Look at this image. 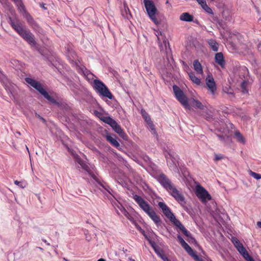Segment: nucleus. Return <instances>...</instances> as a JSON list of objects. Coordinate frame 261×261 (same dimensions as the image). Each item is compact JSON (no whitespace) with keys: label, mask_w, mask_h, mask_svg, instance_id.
<instances>
[{"label":"nucleus","mask_w":261,"mask_h":261,"mask_svg":"<svg viewBox=\"0 0 261 261\" xmlns=\"http://www.w3.org/2000/svg\"><path fill=\"white\" fill-rule=\"evenodd\" d=\"M224 158V156L223 154H217L215 155L214 161H218Z\"/></svg>","instance_id":"obj_39"},{"label":"nucleus","mask_w":261,"mask_h":261,"mask_svg":"<svg viewBox=\"0 0 261 261\" xmlns=\"http://www.w3.org/2000/svg\"><path fill=\"white\" fill-rule=\"evenodd\" d=\"M93 88L96 92L105 97L112 99L113 96L105 84L99 80H94L93 82Z\"/></svg>","instance_id":"obj_5"},{"label":"nucleus","mask_w":261,"mask_h":261,"mask_svg":"<svg viewBox=\"0 0 261 261\" xmlns=\"http://www.w3.org/2000/svg\"><path fill=\"white\" fill-rule=\"evenodd\" d=\"M195 194L203 203H206L212 199V196L208 192L200 185L196 186Z\"/></svg>","instance_id":"obj_9"},{"label":"nucleus","mask_w":261,"mask_h":261,"mask_svg":"<svg viewBox=\"0 0 261 261\" xmlns=\"http://www.w3.org/2000/svg\"><path fill=\"white\" fill-rule=\"evenodd\" d=\"M177 239L179 243L180 244L181 246L184 245V244L186 243V242L184 241L182 238L179 235L177 236Z\"/></svg>","instance_id":"obj_42"},{"label":"nucleus","mask_w":261,"mask_h":261,"mask_svg":"<svg viewBox=\"0 0 261 261\" xmlns=\"http://www.w3.org/2000/svg\"><path fill=\"white\" fill-rule=\"evenodd\" d=\"M29 44L35 46L37 44L34 35L28 30L26 29L20 35Z\"/></svg>","instance_id":"obj_11"},{"label":"nucleus","mask_w":261,"mask_h":261,"mask_svg":"<svg viewBox=\"0 0 261 261\" xmlns=\"http://www.w3.org/2000/svg\"><path fill=\"white\" fill-rule=\"evenodd\" d=\"M192 105L194 107L198 108L200 110L204 109V106L202 104V103L196 99H193L192 101Z\"/></svg>","instance_id":"obj_30"},{"label":"nucleus","mask_w":261,"mask_h":261,"mask_svg":"<svg viewBox=\"0 0 261 261\" xmlns=\"http://www.w3.org/2000/svg\"><path fill=\"white\" fill-rule=\"evenodd\" d=\"M257 225L258 227L261 228V221L257 222Z\"/></svg>","instance_id":"obj_47"},{"label":"nucleus","mask_w":261,"mask_h":261,"mask_svg":"<svg viewBox=\"0 0 261 261\" xmlns=\"http://www.w3.org/2000/svg\"><path fill=\"white\" fill-rule=\"evenodd\" d=\"M193 16L188 12L182 13L179 17L180 20L187 22H191L193 20Z\"/></svg>","instance_id":"obj_16"},{"label":"nucleus","mask_w":261,"mask_h":261,"mask_svg":"<svg viewBox=\"0 0 261 261\" xmlns=\"http://www.w3.org/2000/svg\"><path fill=\"white\" fill-rule=\"evenodd\" d=\"M161 258L164 260V261H170L168 257L166 256V255L164 254L163 256L161 257Z\"/></svg>","instance_id":"obj_46"},{"label":"nucleus","mask_w":261,"mask_h":261,"mask_svg":"<svg viewBox=\"0 0 261 261\" xmlns=\"http://www.w3.org/2000/svg\"><path fill=\"white\" fill-rule=\"evenodd\" d=\"M114 131L117 133L119 135L124 139V136L126 137L123 130L121 128V126L116 122V121L111 126Z\"/></svg>","instance_id":"obj_15"},{"label":"nucleus","mask_w":261,"mask_h":261,"mask_svg":"<svg viewBox=\"0 0 261 261\" xmlns=\"http://www.w3.org/2000/svg\"><path fill=\"white\" fill-rule=\"evenodd\" d=\"M97 261H105V260L103 258H100Z\"/></svg>","instance_id":"obj_51"},{"label":"nucleus","mask_w":261,"mask_h":261,"mask_svg":"<svg viewBox=\"0 0 261 261\" xmlns=\"http://www.w3.org/2000/svg\"><path fill=\"white\" fill-rule=\"evenodd\" d=\"M129 260L130 261H135L134 259H133V258H129Z\"/></svg>","instance_id":"obj_53"},{"label":"nucleus","mask_w":261,"mask_h":261,"mask_svg":"<svg viewBox=\"0 0 261 261\" xmlns=\"http://www.w3.org/2000/svg\"><path fill=\"white\" fill-rule=\"evenodd\" d=\"M197 3L201 6V7L204 10V11L210 14H213L212 9L207 6L206 2L204 0H200Z\"/></svg>","instance_id":"obj_18"},{"label":"nucleus","mask_w":261,"mask_h":261,"mask_svg":"<svg viewBox=\"0 0 261 261\" xmlns=\"http://www.w3.org/2000/svg\"><path fill=\"white\" fill-rule=\"evenodd\" d=\"M92 177L93 178L103 189H105L107 191H108L109 193H110V190L111 188L104 181H100L98 178L94 175H92Z\"/></svg>","instance_id":"obj_19"},{"label":"nucleus","mask_w":261,"mask_h":261,"mask_svg":"<svg viewBox=\"0 0 261 261\" xmlns=\"http://www.w3.org/2000/svg\"><path fill=\"white\" fill-rule=\"evenodd\" d=\"M190 79L192 82L197 85H200L201 84V80L199 78L195 76V74L193 72H190L188 73Z\"/></svg>","instance_id":"obj_21"},{"label":"nucleus","mask_w":261,"mask_h":261,"mask_svg":"<svg viewBox=\"0 0 261 261\" xmlns=\"http://www.w3.org/2000/svg\"><path fill=\"white\" fill-rule=\"evenodd\" d=\"M169 2H168V1L167 0V2H166V4H168Z\"/></svg>","instance_id":"obj_54"},{"label":"nucleus","mask_w":261,"mask_h":261,"mask_svg":"<svg viewBox=\"0 0 261 261\" xmlns=\"http://www.w3.org/2000/svg\"><path fill=\"white\" fill-rule=\"evenodd\" d=\"M171 162H170V160L168 157H167V162L168 166L170 167V168H172L174 169V168H176L177 167L176 165V159L174 158V160H171Z\"/></svg>","instance_id":"obj_33"},{"label":"nucleus","mask_w":261,"mask_h":261,"mask_svg":"<svg viewBox=\"0 0 261 261\" xmlns=\"http://www.w3.org/2000/svg\"><path fill=\"white\" fill-rule=\"evenodd\" d=\"M215 60L221 68H224L226 65V62L224 59L223 54L221 52L217 53L215 56Z\"/></svg>","instance_id":"obj_13"},{"label":"nucleus","mask_w":261,"mask_h":261,"mask_svg":"<svg viewBox=\"0 0 261 261\" xmlns=\"http://www.w3.org/2000/svg\"><path fill=\"white\" fill-rule=\"evenodd\" d=\"M205 83L207 89L212 95H215L217 91V87L214 79L212 75H208L205 79Z\"/></svg>","instance_id":"obj_10"},{"label":"nucleus","mask_w":261,"mask_h":261,"mask_svg":"<svg viewBox=\"0 0 261 261\" xmlns=\"http://www.w3.org/2000/svg\"><path fill=\"white\" fill-rule=\"evenodd\" d=\"M124 10L126 13V15H127V13H128L130 15V10H129L128 7L125 5V4H124Z\"/></svg>","instance_id":"obj_43"},{"label":"nucleus","mask_w":261,"mask_h":261,"mask_svg":"<svg viewBox=\"0 0 261 261\" xmlns=\"http://www.w3.org/2000/svg\"><path fill=\"white\" fill-rule=\"evenodd\" d=\"M42 241L46 244L47 245L50 246V243H48L46 240L42 239Z\"/></svg>","instance_id":"obj_48"},{"label":"nucleus","mask_w":261,"mask_h":261,"mask_svg":"<svg viewBox=\"0 0 261 261\" xmlns=\"http://www.w3.org/2000/svg\"><path fill=\"white\" fill-rule=\"evenodd\" d=\"M14 182L16 185L18 186L21 188H24L26 186V184L22 181L14 180Z\"/></svg>","instance_id":"obj_38"},{"label":"nucleus","mask_w":261,"mask_h":261,"mask_svg":"<svg viewBox=\"0 0 261 261\" xmlns=\"http://www.w3.org/2000/svg\"><path fill=\"white\" fill-rule=\"evenodd\" d=\"M152 247L153 248L154 251L155 252V253L157 254V255L159 257H161L162 256H163L164 254V251H163V250L162 249H161L160 247H159L158 246L152 245Z\"/></svg>","instance_id":"obj_34"},{"label":"nucleus","mask_w":261,"mask_h":261,"mask_svg":"<svg viewBox=\"0 0 261 261\" xmlns=\"http://www.w3.org/2000/svg\"><path fill=\"white\" fill-rule=\"evenodd\" d=\"M223 91L227 93V94H233V92H232V89L230 88V87H225V88H224L223 89Z\"/></svg>","instance_id":"obj_40"},{"label":"nucleus","mask_w":261,"mask_h":261,"mask_svg":"<svg viewBox=\"0 0 261 261\" xmlns=\"http://www.w3.org/2000/svg\"><path fill=\"white\" fill-rule=\"evenodd\" d=\"M143 3L149 18L155 24H159L160 23V21L155 16L158 10L154 4V2L151 0H143Z\"/></svg>","instance_id":"obj_6"},{"label":"nucleus","mask_w":261,"mask_h":261,"mask_svg":"<svg viewBox=\"0 0 261 261\" xmlns=\"http://www.w3.org/2000/svg\"><path fill=\"white\" fill-rule=\"evenodd\" d=\"M106 138L107 141L115 147L118 148L120 146L119 142L112 136L110 135H107L106 136Z\"/></svg>","instance_id":"obj_22"},{"label":"nucleus","mask_w":261,"mask_h":261,"mask_svg":"<svg viewBox=\"0 0 261 261\" xmlns=\"http://www.w3.org/2000/svg\"><path fill=\"white\" fill-rule=\"evenodd\" d=\"M133 198L141 209L149 216L156 225H159L161 223V219L149 203L142 197L138 195H135Z\"/></svg>","instance_id":"obj_2"},{"label":"nucleus","mask_w":261,"mask_h":261,"mask_svg":"<svg viewBox=\"0 0 261 261\" xmlns=\"http://www.w3.org/2000/svg\"><path fill=\"white\" fill-rule=\"evenodd\" d=\"M133 198L141 209L149 216L156 225H159L161 223V219L149 203L142 197L138 195H135Z\"/></svg>","instance_id":"obj_3"},{"label":"nucleus","mask_w":261,"mask_h":261,"mask_svg":"<svg viewBox=\"0 0 261 261\" xmlns=\"http://www.w3.org/2000/svg\"><path fill=\"white\" fill-rule=\"evenodd\" d=\"M231 242L237 248V250L247 261H254L252 257L249 254L243 244L237 238L235 237L232 238Z\"/></svg>","instance_id":"obj_7"},{"label":"nucleus","mask_w":261,"mask_h":261,"mask_svg":"<svg viewBox=\"0 0 261 261\" xmlns=\"http://www.w3.org/2000/svg\"><path fill=\"white\" fill-rule=\"evenodd\" d=\"M100 119L102 120L104 122L109 124L111 126H112L113 124L116 122L115 120L108 116L103 117L102 118H101Z\"/></svg>","instance_id":"obj_27"},{"label":"nucleus","mask_w":261,"mask_h":261,"mask_svg":"<svg viewBox=\"0 0 261 261\" xmlns=\"http://www.w3.org/2000/svg\"><path fill=\"white\" fill-rule=\"evenodd\" d=\"M100 119L102 120L104 122L109 124L111 126H112L113 124L116 122L115 120L108 116L103 117L102 118H101Z\"/></svg>","instance_id":"obj_28"},{"label":"nucleus","mask_w":261,"mask_h":261,"mask_svg":"<svg viewBox=\"0 0 261 261\" xmlns=\"http://www.w3.org/2000/svg\"><path fill=\"white\" fill-rule=\"evenodd\" d=\"M158 205L167 218L173 214L169 207L165 203L163 202H159Z\"/></svg>","instance_id":"obj_14"},{"label":"nucleus","mask_w":261,"mask_h":261,"mask_svg":"<svg viewBox=\"0 0 261 261\" xmlns=\"http://www.w3.org/2000/svg\"><path fill=\"white\" fill-rule=\"evenodd\" d=\"M169 155L170 156V157H172L173 158V159H174V158H175L176 159V158H177V156H175V157H173L172 156V155L171 154H169Z\"/></svg>","instance_id":"obj_50"},{"label":"nucleus","mask_w":261,"mask_h":261,"mask_svg":"<svg viewBox=\"0 0 261 261\" xmlns=\"http://www.w3.org/2000/svg\"><path fill=\"white\" fill-rule=\"evenodd\" d=\"M200 0H196L197 2H199Z\"/></svg>","instance_id":"obj_57"},{"label":"nucleus","mask_w":261,"mask_h":261,"mask_svg":"<svg viewBox=\"0 0 261 261\" xmlns=\"http://www.w3.org/2000/svg\"><path fill=\"white\" fill-rule=\"evenodd\" d=\"M181 246L191 256H192L196 253L187 243Z\"/></svg>","instance_id":"obj_26"},{"label":"nucleus","mask_w":261,"mask_h":261,"mask_svg":"<svg viewBox=\"0 0 261 261\" xmlns=\"http://www.w3.org/2000/svg\"><path fill=\"white\" fill-rule=\"evenodd\" d=\"M18 7L19 11L23 12L25 11L24 5L21 0H12Z\"/></svg>","instance_id":"obj_23"},{"label":"nucleus","mask_w":261,"mask_h":261,"mask_svg":"<svg viewBox=\"0 0 261 261\" xmlns=\"http://www.w3.org/2000/svg\"><path fill=\"white\" fill-rule=\"evenodd\" d=\"M173 90L176 99L187 109H190L188 98L183 91L176 85L173 86Z\"/></svg>","instance_id":"obj_8"},{"label":"nucleus","mask_w":261,"mask_h":261,"mask_svg":"<svg viewBox=\"0 0 261 261\" xmlns=\"http://www.w3.org/2000/svg\"><path fill=\"white\" fill-rule=\"evenodd\" d=\"M39 117L40 119H41L43 122H45V120L43 117H41V116H39Z\"/></svg>","instance_id":"obj_49"},{"label":"nucleus","mask_w":261,"mask_h":261,"mask_svg":"<svg viewBox=\"0 0 261 261\" xmlns=\"http://www.w3.org/2000/svg\"><path fill=\"white\" fill-rule=\"evenodd\" d=\"M168 219L176 227L178 226L181 223V222L175 218L173 214L172 215L170 216Z\"/></svg>","instance_id":"obj_32"},{"label":"nucleus","mask_w":261,"mask_h":261,"mask_svg":"<svg viewBox=\"0 0 261 261\" xmlns=\"http://www.w3.org/2000/svg\"><path fill=\"white\" fill-rule=\"evenodd\" d=\"M141 114L143 118L145 119V121L149 124H150V127L151 128V129H154V126L151 121L150 117L148 116V114L144 110H141Z\"/></svg>","instance_id":"obj_24"},{"label":"nucleus","mask_w":261,"mask_h":261,"mask_svg":"<svg viewBox=\"0 0 261 261\" xmlns=\"http://www.w3.org/2000/svg\"><path fill=\"white\" fill-rule=\"evenodd\" d=\"M182 232L188 238L189 242H196L195 239L192 236L191 233L186 228L182 230Z\"/></svg>","instance_id":"obj_25"},{"label":"nucleus","mask_w":261,"mask_h":261,"mask_svg":"<svg viewBox=\"0 0 261 261\" xmlns=\"http://www.w3.org/2000/svg\"><path fill=\"white\" fill-rule=\"evenodd\" d=\"M16 133L17 134H18V135H19V136H20V135H21V133H20V132L17 131V132H16Z\"/></svg>","instance_id":"obj_52"},{"label":"nucleus","mask_w":261,"mask_h":261,"mask_svg":"<svg viewBox=\"0 0 261 261\" xmlns=\"http://www.w3.org/2000/svg\"><path fill=\"white\" fill-rule=\"evenodd\" d=\"M158 40L159 41V40H160V38H159V37L158 36Z\"/></svg>","instance_id":"obj_55"},{"label":"nucleus","mask_w":261,"mask_h":261,"mask_svg":"<svg viewBox=\"0 0 261 261\" xmlns=\"http://www.w3.org/2000/svg\"><path fill=\"white\" fill-rule=\"evenodd\" d=\"M248 83L246 81H243L241 85V87L242 89V92L244 93H246L248 92V91L247 90V86Z\"/></svg>","instance_id":"obj_35"},{"label":"nucleus","mask_w":261,"mask_h":261,"mask_svg":"<svg viewBox=\"0 0 261 261\" xmlns=\"http://www.w3.org/2000/svg\"><path fill=\"white\" fill-rule=\"evenodd\" d=\"M177 227L182 232L183 230H184L186 228L184 226L181 224V223Z\"/></svg>","instance_id":"obj_45"},{"label":"nucleus","mask_w":261,"mask_h":261,"mask_svg":"<svg viewBox=\"0 0 261 261\" xmlns=\"http://www.w3.org/2000/svg\"><path fill=\"white\" fill-rule=\"evenodd\" d=\"M250 174L251 176L256 179H261V174H258L251 171H250Z\"/></svg>","instance_id":"obj_36"},{"label":"nucleus","mask_w":261,"mask_h":261,"mask_svg":"<svg viewBox=\"0 0 261 261\" xmlns=\"http://www.w3.org/2000/svg\"><path fill=\"white\" fill-rule=\"evenodd\" d=\"M160 184L174 197L186 210L188 209L184 196L174 187L171 181L164 174L161 173L156 177Z\"/></svg>","instance_id":"obj_1"},{"label":"nucleus","mask_w":261,"mask_h":261,"mask_svg":"<svg viewBox=\"0 0 261 261\" xmlns=\"http://www.w3.org/2000/svg\"><path fill=\"white\" fill-rule=\"evenodd\" d=\"M193 67L197 74H203V71L202 67L198 60H196L193 62Z\"/></svg>","instance_id":"obj_17"},{"label":"nucleus","mask_w":261,"mask_h":261,"mask_svg":"<svg viewBox=\"0 0 261 261\" xmlns=\"http://www.w3.org/2000/svg\"><path fill=\"white\" fill-rule=\"evenodd\" d=\"M77 162L79 163V164H80V165L84 170H85L88 173L90 172V169L89 167L86 163H85L80 158L77 159Z\"/></svg>","instance_id":"obj_31"},{"label":"nucleus","mask_w":261,"mask_h":261,"mask_svg":"<svg viewBox=\"0 0 261 261\" xmlns=\"http://www.w3.org/2000/svg\"><path fill=\"white\" fill-rule=\"evenodd\" d=\"M25 81L28 84L32 86L34 88L36 89L50 102L55 105H59V103L57 101V100L50 95H49L45 89H44L42 85L39 82H37V81L30 77H25Z\"/></svg>","instance_id":"obj_4"},{"label":"nucleus","mask_w":261,"mask_h":261,"mask_svg":"<svg viewBox=\"0 0 261 261\" xmlns=\"http://www.w3.org/2000/svg\"><path fill=\"white\" fill-rule=\"evenodd\" d=\"M177 227L182 232L183 230H184L186 228L184 226L181 224V223Z\"/></svg>","instance_id":"obj_44"},{"label":"nucleus","mask_w":261,"mask_h":261,"mask_svg":"<svg viewBox=\"0 0 261 261\" xmlns=\"http://www.w3.org/2000/svg\"><path fill=\"white\" fill-rule=\"evenodd\" d=\"M39 249H40V250H42V248H39Z\"/></svg>","instance_id":"obj_56"},{"label":"nucleus","mask_w":261,"mask_h":261,"mask_svg":"<svg viewBox=\"0 0 261 261\" xmlns=\"http://www.w3.org/2000/svg\"><path fill=\"white\" fill-rule=\"evenodd\" d=\"M192 257L195 261H204V260L201 257H199L196 253Z\"/></svg>","instance_id":"obj_41"},{"label":"nucleus","mask_w":261,"mask_h":261,"mask_svg":"<svg viewBox=\"0 0 261 261\" xmlns=\"http://www.w3.org/2000/svg\"><path fill=\"white\" fill-rule=\"evenodd\" d=\"M207 43L213 51H217L218 50V43L215 40L212 39H208Z\"/></svg>","instance_id":"obj_20"},{"label":"nucleus","mask_w":261,"mask_h":261,"mask_svg":"<svg viewBox=\"0 0 261 261\" xmlns=\"http://www.w3.org/2000/svg\"><path fill=\"white\" fill-rule=\"evenodd\" d=\"M235 137L237 141L239 142L244 144L245 142V139L243 135L238 131H237L234 133Z\"/></svg>","instance_id":"obj_29"},{"label":"nucleus","mask_w":261,"mask_h":261,"mask_svg":"<svg viewBox=\"0 0 261 261\" xmlns=\"http://www.w3.org/2000/svg\"><path fill=\"white\" fill-rule=\"evenodd\" d=\"M123 214L124 215V216L128 219L130 221L134 222L135 221H134V218H133V217H132L130 216V215L129 214L128 212H127L126 211H125V210H124V213H123Z\"/></svg>","instance_id":"obj_37"},{"label":"nucleus","mask_w":261,"mask_h":261,"mask_svg":"<svg viewBox=\"0 0 261 261\" xmlns=\"http://www.w3.org/2000/svg\"><path fill=\"white\" fill-rule=\"evenodd\" d=\"M10 24L11 27L20 35L26 29L25 25L19 21H13L11 18L10 19Z\"/></svg>","instance_id":"obj_12"}]
</instances>
